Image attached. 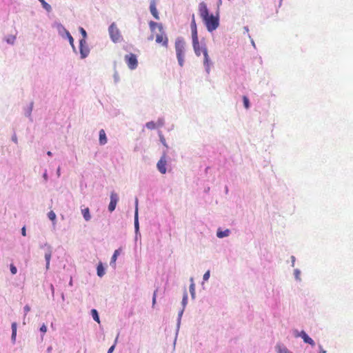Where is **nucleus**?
Wrapping results in <instances>:
<instances>
[{"mask_svg":"<svg viewBox=\"0 0 353 353\" xmlns=\"http://www.w3.org/2000/svg\"><path fill=\"white\" fill-rule=\"evenodd\" d=\"M175 50L179 64L180 66H183L185 57V41L183 39H177L176 40Z\"/></svg>","mask_w":353,"mask_h":353,"instance_id":"nucleus-1","label":"nucleus"},{"mask_svg":"<svg viewBox=\"0 0 353 353\" xmlns=\"http://www.w3.org/2000/svg\"><path fill=\"white\" fill-rule=\"evenodd\" d=\"M79 31L83 37V38L79 41V51L81 59H85L88 55V49L84 47V45L86 43L85 39L87 37V32L84 28L81 27L79 28Z\"/></svg>","mask_w":353,"mask_h":353,"instance_id":"nucleus-2","label":"nucleus"},{"mask_svg":"<svg viewBox=\"0 0 353 353\" xmlns=\"http://www.w3.org/2000/svg\"><path fill=\"white\" fill-rule=\"evenodd\" d=\"M206 26L207 30L209 32H212L216 30L219 26V18L217 17L214 16L213 14H210L208 17L205 18L203 20Z\"/></svg>","mask_w":353,"mask_h":353,"instance_id":"nucleus-3","label":"nucleus"},{"mask_svg":"<svg viewBox=\"0 0 353 353\" xmlns=\"http://www.w3.org/2000/svg\"><path fill=\"white\" fill-rule=\"evenodd\" d=\"M40 248H44L46 250L44 257L46 260V268L48 270L50 268V263L52 253V248L51 245L47 243L44 244H41Z\"/></svg>","mask_w":353,"mask_h":353,"instance_id":"nucleus-4","label":"nucleus"},{"mask_svg":"<svg viewBox=\"0 0 353 353\" xmlns=\"http://www.w3.org/2000/svg\"><path fill=\"white\" fill-rule=\"evenodd\" d=\"M125 61L128 67L130 70H134L138 65V61L137 56L134 54L130 53L126 54L124 57Z\"/></svg>","mask_w":353,"mask_h":353,"instance_id":"nucleus-5","label":"nucleus"},{"mask_svg":"<svg viewBox=\"0 0 353 353\" xmlns=\"http://www.w3.org/2000/svg\"><path fill=\"white\" fill-rule=\"evenodd\" d=\"M109 33L114 42H117L120 40L121 34L119 29L114 23H112L109 27Z\"/></svg>","mask_w":353,"mask_h":353,"instance_id":"nucleus-6","label":"nucleus"},{"mask_svg":"<svg viewBox=\"0 0 353 353\" xmlns=\"http://www.w3.org/2000/svg\"><path fill=\"white\" fill-rule=\"evenodd\" d=\"M119 201V196L117 193L112 192L110 194V202L108 205V210L110 212H113Z\"/></svg>","mask_w":353,"mask_h":353,"instance_id":"nucleus-7","label":"nucleus"},{"mask_svg":"<svg viewBox=\"0 0 353 353\" xmlns=\"http://www.w3.org/2000/svg\"><path fill=\"white\" fill-rule=\"evenodd\" d=\"M166 164H167L166 157H165V154H164L161 157L160 160L158 161V163L157 164V169L161 174H165L166 170H166Z\"/></svg>","mask_w":353,"mask_h":353,"instance_id":"nucleus-8","label":"nucleus"},{"mask_svg":"<svg viewBox=\"0 0 353 353\" xmlns=\"http://www.w3.org/2000/svg\"><path fill=\"white\" fill-rule=\"evenodd\" d=\"M199 14H200V16H201V17L202 18L203 20L205 18H206L208 16H210L209 12H208V9L207 8V5L204 2H201V3H199Z\"/></svg>","mask_w":353,"mask_h":353,"instance_id":"nucleus-9","label":"nucleus"},{"mask_svg":"<svg viewBox=\"0 0 353 353\" xmlns=\"http://www.w3.org/2000/svg\"><path fill=\"white\" fill-rule=\"evenodd\" d=\"M54 26L57 28V30L58 32V34L59 36H61L63 39H65V36L70 33L68 30L65 29V28L60 23H56L54 24Z\"/></svg>","mask_w":353,"mask_h":353,"instance_id":"nucleus-10","label":"nucleus"},{"mask_svg":"<svg viewBox=\"0 0 353 353\" xmlns=\"http://www.w3.org/2000/svg\"><path fill=\"white\" fill-rule=\"evenodd\" d=\"M155 41L158 43H161L165 47L168 46V39L163 33L157 34Z\"/></svg>","mask_w":353,"mask_h":353,"instance_id":"nucleus-11","label":"nucleus"},{"mask_svg":"<svg viewBox=\"0 0 353 353\" xmlns=\"http://www.w3.org/2000/svg\"><path fill=\"white\" fill-rule=\"evenodd\" d=\"M296 336H301L305 343L310 344L312 345H314V341L310 337H309L308 335L304 331H301L300 333H297L296 334Z\"/></svg>","mask_w":353,"mask_h":353,"instance_id":"nucleus-12","label":"nucleus"},{"mask_svg":"<svg viewBox=\"0 0 353 353\" xmlns=\"http://www.w3.org/2000/svg\"><path fill=\"white\" fill-rule=\"evenodd\" d=\"M150 12L156 19H159V13L157 9V5L155 0H150Z\"/></svg>","mask_w":353,"mask_h":353,"instance_id":"nucleus-13","label":"nucleus"},{"mask_svg":"<svg viewBox=\"0 0 353 353\" xmlns=\"http://www.w3.org/2000/svg\"><path fill=\"white\" fill-rule=\"evenodd\" d=\"M202 53L204 57L203 64L206 67L207 70H209V68H210V58H209V56L208 54V50H207L206 48H202Z\"/></svg>","mask_w":353,"mask_h":353,"instance_id":"nucleus-14","label":"nucleus"},{"mask_svg":"<svg viewBox=\"0 0 353 353\" xmlns=\"http://www.w3.org/2000/svg\"><path fill=\"white\" fill-rule=\"evenodd\" d=\"M121 248H119L118 250H116L114 251L110 261V265H112L113 268L116 267V261L117 259L118 256L121 254Z\"/></svg>","mask_w":353,"mask_h":353,"instance_id":"nucleus-15","label":"nucleus"},{"mask_svg":"<svg viewBox=\"0 0 353 353\" xmlns=\"http://www.w3.org/2000/svg\"><path fill=\"white\" fill-rule=\"evenodd\" d=\"M11 329H12L11 341L13 343H14L16 341L17 329V324L16 322H13L12 323Z\"/></svg>","mask_w":353,"mask_h":353,"instance_id":"nucleus-16","label":"nucleus"},{"mask_svg":"<svg viewBox=\"0 0 353 353\" xmlns=\"http://www.w3.org/2000/svg\"><path fill=\"white\" fill-rule=\"evenodd\" d=\"M193 49L196 56H200L202 53V48H205V46H201L199 44V42L197 41L196 44L195 43H192Z\"/></svg>","mask_w":353,"mask_h":353,"instance_id":"nucleus-17","label":"nucleus"},{"mask_svg":"<svg viewBox=\"0 0 353 353\" xmlns=\"http://www.w3.org/2000/svg\"><path fill=\"white\" fill-rule=\"evenodd\" d=\"M99 143L101 145H104L107 143V137L104 130L99 131Z\"/></svg>","mask_w":353,"mask_h":353,"instance_id":"nucleus-18","label":"nucleus"},{"mask_svg":"<svg viewBox=\"0 0 353 353\" xmlns=\"http://www.w3.org/2000/svg\"><path fill=\"white\" fill-rule=\"evenodd\" d=\"M3 40L10 45H14L16 41V36L9 34L3 38Z\"/></svg>","mask_w":353,"mask_h":353,"instance_id":"nucleus-19","label":"nucleus"},{"mask_svg":"<svg viewBox=\"0 0 353 353\" xmlns=\"http://www.w3.org/2000/svg\"><path fill=\"white\" fill-rule=\"evenodd\" d=\"M33 108V102H31L29 105L25 108L24 110V114L26 117L30 118V119L32 121L31 118V113Z\"/></svg>","mask_w":353,"mask_h":353,"instance_id":"nucleus-20","label":"nucleus"},{"mask_svg":"<svg viewBox=\"0 0 353 353\" xmlns=\"http://www.w3.org/2000/svg\"><path fill=\"white\" fill-rule=\"evenodd\" d=\"M134 227L137 230H139V221H138V199H136V207L134 212Z\"/></svg>","mask_w":353,"mask_h":353,"instance_id":"nucleus-21","label":"nucleus"},{"mask_svg":"<svg viewBox=\"0 0 353 353\" xmlns=\"http://www.w3.org/2000/svg\"><path fill=\"white\" fill-rule=\"evenodd\" d=\"M162 125H163V122H159V124L157 125L154 121H150L146 123V127L150 130H153L159 126H161Z\"/></svg>","mask_w":353,"mask_h":353,"instance_id":"nucleus-22","label":"nucleus"},{"mask_svg":"<svg viewBox=\"0 0 353 353\" xmlns=\"http://www.w3.org/2000/svg\"><path fill=\"white\" fill-rule=\"evenodd\" d=\"M41 3L43 9H45L48 12H50L52 11L51 6L45 0H38Z\"/></svg>","mask_w":353,"mask_h":353,"instance_id":"nucleus-23","label":"nucleus"},{"mask_svg":"<svg viewBox=\"0 0 353 353\" xmlns=\"http://www.w3.org/2000/svg\"><path fill=\"white\" fill-rule=\"evenodd\" d=\"M229 234H230V230L228 229L224 231L219 230L216 233V236L219 238H223V237L229 236Z\"/></svg>","mask_w":353,"mask_h":353,"instance_id":"nucleus-24","label":"nucleus"},{"mask_svg":"<svg viewBox=\"0 0 353 353\" xmlns=\"http://www.w3.org/2000/svg\"><path fill=\"white\" fill-rule=\"evenodd\" d=\"M48 217L50 221H52V225L54 227L57 217L56 214L52 210H51L48 213Z\"/></svg>","mask_w":353,"mask_h":353,"instance_id":"nucleus-25","label":"nucleus"},{"mask_svg":"<svg viewBox=\"0 0 353 353\" xmlns=\"http://www.w3.org/2000/svg\"><path fill=\"white\" fill-rule=\"evenodd\" d=\"M81 208L83 218L85 221H88V208H85L84 205H82Z\"/></svg>","mask_w":353,"mask_h":353,"instance_id":"nucleus-26","label":"nucleus"},{"mask_svg":"<svg viewBox=\"0 0 353 353\" xmlns=\"http://www.w3.org/2000/svg\"><path fill=\"white\" fill-rule=\"evenodd\" d=\"M105 270L104 268L103 267L102 263H99L97 266V274L99 276L101 277L104 275Z\"/></svg>","mask_w":353,"mask_h":353,"instance_id":"nucleus-27","label":"nucleus"},{"mask_svg":"<svg viewBox=\"0 0 353 353\" xmlns=\"http://www.w3.org/2000/svg\"><path fill=\"white\" fill-rule=\"evenodd\" d=\"M91 314L93 319L99 323L100 321L97 311L95 309H93L91 310Z\"/></svg>","mask_w":353,"mask_h":353,"instance_id":"nucleus-28","label":"nucleus"},{"mask_svg":"<svg viewBox=\"0 0 353 353\" xmlns=\"http://www.w3.org/2000/svg\"><path fill=\"white\" fill-rule=\"evenodd\" d=\"M192 43H195L196 44L197 41H199L197 30L192 31Z\"/></svg>","mask_w":353,"mask_h":353,"instance_id":"nucleus-29","label":"nucleus"},{"mask_svg":"<svg viewBox=\"0 0 353 353\" xmlns=\"http://www.w3.org/2000/svg\"><path fill=\"white\" fill-rule=\"evenodd\" d=\"M30 311V307L28 305H26L23 307L24 316H23V324H26L25 320L27 314Z\"/></svg>","mask_w":353,"mask_h":353,"instance_id":"nucleus-30","label":"nucleus"},{"mask_svg":"<svg viewBox=\"0 0 353 353\" xmlns=\"http://www.w3.org/2000/svg\"><path fill=\"white\" fill-rule=\"evenodd\" d=\"M190 27H191V31L197 30L196 24L195 19H194V14H192Z\"/></svg>","mask_w":353,"mask_h":353,"instance_id":"nucleus-31","label":"nucleus"},{"mask_svg":"<svg viewBox=\"0 0 353 353\" xmlns=\"http://www.w3.org/2000/svg\"><path fill=\"white\" fill-rule=\"evenodd\" d=\"M150 26L152 30H154L155 27H158L160 30H162V26L160 25V24H158L156 22H154V21H150Z\"/></svg>","mask_w":353,"mask_h":353,"instance_id":"nucleus-32","label":"nucleus"},{"mask_svg":"<svg viewBox=\"0 0 353 353\" xmlns=\"http://www.w3.org/2000/svg\"><path fill=\"white\" fill-rule=\"evenodd\" d=\"M243 101L244 107L246 109H248L250 108V101H249L248 98L246 96H243Z\"/></svg>","mask_w":353,"mask_h":353,"instance_id":"nucleus-33","label":"nucleus"},{"mask_svg":"<svg viewBox=\"0 0 353 353\" xmlns=\"http://www.w3.org/2000/svg\"><path fill=\"white\" fill-rule=\"evenodd\" d=\"M10 270L12 274L13 275L16 274L17 272V267L12 263L10 265Z\"/></svg>","mask_w":353,"mask_h":353,"instance_id":"nucleus-34","label":"nucleus"},{"mask_svg":"<svg viewBox=\"0 0 353 353\" xmlns=\"http://www.w3.org/2000/svg\"><path fill=\"white\" fill-rule=\"evenodd\" d=\"M279 352L278 353H292L286 347H281L280 345L277 346Z\"/></svg>","mask_w":353,"mask_h":353,"instance_id":"nucleus-35","label":"nucleus"},{"mask_svg":"<svg viewBox=\"0 0 353 353\" xmlns=\"http://www.w3.org/2000/svg\"><path fill=\"white\" fill-rule=\"evenodd\" d=\"M190 291L192 294V296H193L194 294V284L192 283V284L190 286Z\"/></svg>","mask_w":353,"mask_h":353,"instance_id":"nucleus-36","label":"nucleus"},{"mask_svg":"<svg viewBox=\"0 0 353 353\" xmlns=\"http://www.w3.org/2000/svg\"><path fill=\"white\" fill-rule=\"evenodd\" d=\"M40 331L43 333H46L47 331V327L45 324H43L40 327Z\"/></svg>","mask_w":353,"mask_h":353,"instance_id":"nucleus-37","label":"nucleus"},{"mask_svg":"<svg viewBox=\"0 0 353 353\" xmlns=\"http://www.w3.org/2000/svg\"><path fill=\"white\" fill-rule=\"evenodd\" d=\"M210 277V271H207L203 275V280L207 281Z\"/></svg>","mask_w":353,"mask_h":353,"instance_id":"nucleus-38","label":"nucleus"},{"mask_svg":"<svg viewBox=\"0 0 353 353\" xmlns=\"http://www.w3.org/2000/svg\"><path fill=\"white\" fill-rule=\"evenodd\" d=\"M160 140H161V143L163 144V145H165V147L168 148V145L166 143L165 139L163 136H160Z\"/></svg>","mask_w":353,"mask_h":353,"instance_id":"nucleus-39","label":"nucleus"},{"mask_svg":"<svg viewBox=\"0 0 353 353\" xmlns=\"http://www.w3.org/2000/svg\"><path fill=\"white\" fill-rule=\"evenodd\" d=\"M12 141L15 143H18L17 137L15 133H14V134L12 137Z\"/></svg>","mask_w":353,"mask_h":353,"instance_id":"nucleus-40","label":"nucleus"},{"mask_svg":"<svg viewBox=\"0 0 353 353\" xmlns=\"http://www.w3.org/2000/svg\"><path fill=\"white\" fill-rule=\"evenodd\" d=\"M156 297H157V291L154 292L153 298H152V305H154L156 303Z\"/></svg>","mask_w":353,"mask_h":353,"instance_id":"nucleus-41","label":"nucleus"},{"mask_svg":"<svg viewBox=\"0 0 353 353\" xmlns=\"http://www.w3.org/2000/svg\"><path fill=\"white\" fill-rule=\"evenodd\" d=\"M43 178L45 181V182H46L48 179V174H47V171L46 170L45 172L43 173Z\"/></svg>","mask_w":353,"mask_h":353,"instance_id":"nucleus-42","label":"nucleus"},{"mask_svg":"<svg viewBox=\"0 0 353 353\" xmlns=\"http://www.w3.org/2000/svg\"><path fill=\"white\" fill-rule=\"evenodd\" d=\"M21 234L24 236H26V230L25 227H23L21 229Z\"/></svg>","mask_w":353,"mask_h":353,"instance_id":"nucleus-43","label":"nucleus"},{"mask_svg":"<svg viewBox=\"0 0 353 353\" xmlns=\"http://www.w3.org/2000/svg\"><path fill=\"white\" fill-rule=\"evenodd\" d=\"M114 347H115V345H112V346L109 348V350H108V353H112V352H113L114 349Z\"/></svg>","mask_w":353,"mask_h":353,"instance_id":"nucleus-44","label":"nucleus"},{"mask_svg":"<svg viewBox=\"0 0 353 353\" xmlns=\"http://www.w3.org/2000/svg\"><path fill=\"white\" fill-rule=\"evenodd\" d=\"M68 41H69V43H70V46H73V43H74V39H73V37H70V40H68Z\"/></svg>","mask_w":353,"mask_h":353,"instance_id":"nucleus-45","label":"nucleus"},{"mask_svg":"<svg viewBox=\"0 0 353 353\" xmlns=\"http://www.w3.org/2000/svg\"><path fill=\"white\" fill-rule=\"evenodd\" d=\"M50 289H51V291H52V296H54V286H53L52 284H50Z\"/></svg>","mask_w":353,"mask_h":353,"instance_id":"nucleus-46","label":"nucleus"},{"mask_svg":"<svg viewBox=\"0 0 353 353\" xmlns=\"http://www.w3.org/2000/svg\"><path fill=\"white\" fill-rule=\"evenodd\" d=\"M52 346H49V347L47 348V352H48V353H50V352H51V351H52Z\"/></svg>","mask_w":353,"mask_h":353,"instance_id":"nucleus-47","label":"nucleus"},{"mask_svg":"<svg viewBox=\"0 0 353 353\" xmlns=\"http://www.w3.org/2000/svg\"><path fill=\"white\" fill-rule=\"evenodd\" d=\"M72 46V50L74 53H77V49L74 46V44L73 43V46Z\"/></svg>","mask_w":353,"mask_h":353,"instance_id":"nucleus-48","label":"nucleus"},{"mask_svg":"<svg viewBox=\"0 0 353 353\" xmlns=\"http://www.w3.org/2000/svg\"><path fill=\"white\" fill-rule=\"evenodd\" d=\"M72 37V35L70 34V33H68L66 36H65V39L70 40V37Z\"/></svg>","mask_w":353,"mask_h":353,"instance_id":"nucleus-49","label":"nucleus"},{"mask_svg":"<svg viewBox=\"0 0 353 353\" xmlns=\"http://www.w3.org/2000/svg\"><path fill=\"white\" fill-rule=\"evenodd\" d=\"M47 154L50 157L52 156V153L50 151L47 152Z\"/></svg>","mask_w":353,"mask_h":353,"instance_id":"nucleus-50","label":"nucleus"},{"mask_svg":"<svg viewBox=\"0 0 353 353\" xmlns=\"http://www.w3.org/2000/svg\"><path fill=\"white\" fill-rule=\"evenodd\" d=\"M57 174L59 176L60 175V168H59L57 169Z\"/></svg>","mask_w":353,"mask_h":353,"instance_id":"nucleus-51","label":"nucleus"},{"mask_svg":"<svg viewBox=\"0 0 353 353\" xmlns=\"http://www.w3.org/2000/svg\"><path fill=\"white\" fill-rule=\"evenodd\" d=\"M62 299L64 300V294L62 293L61 294Z\"/></svg>","mask_w":353,"mask_h":353,"instance_id":"nucleus-52","label":"nucleus"},{"mask_svg":"<svg viewBox=\"0 0 353 353\" xmlns=\"http://www.w3.org/2000/svg\"><path fill=\"white\" fill-rule=\"evenodd\" d=\"M219 3H221V0H219Z\"/></svg>","mask_w":353,"mask_h":353,"instance_id":"nucleus-53","label":"nucleus"}]
</instances>
